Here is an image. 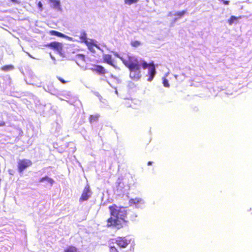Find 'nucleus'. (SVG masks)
I'll use <instances>...</instances> for the list:
<instances>
[{"label": "nucleus", "mask_w": 252, "mask_h": 252, "mask_svg": "<svg viewBox=\"0 0 252 252\" xmlns=\"http://www.w3.org/2000/svg\"><path fill=\"white\" fill-rule=\"evenodd\" d=\"M123 63L130 70V76L133 79L138 80L141 76L140 68H148L147 81L151 82L154 79L156 74V66L153 62L147 63L145 60H141L138 61L133 57H129L128 60H125L122 57H119Z\"/></svg>", "instance_id": "f257e3e1"}, {"label": "nucleus", "mask_w": 252, "mask_h": 252, "mask_svg": "<svg viewBox=\"0 0 252 252\" xmlns=\"http://www.w3.org/2000/svg\"><path fill=\"white\" fill-rule=\"evenodd\" d=\"M111 217L107 221L108 227H114L117 229L123 227V222L126 216V211L123 207H118L116 204H113L109 207Z\"/></svg>", "instance_id": "f03ea898"}, {"label": "nucleus", "mask_w": 252, "mask_h": 252, "mask_svg": "<svg viewBox=\"0 0 252 252\" xmlns=\"http://www.w3.org/2000/svg\"><path fill=\"white\" fill-rule=\"evenodd\" d=\"M32 164V161L29 159L24 158L18 161L17 168L19 173H22L27 168L31 166Z\"/></svg>", "instance_id": "7ed1b4c3"}, {"label": "nucleus", "mask_w": 252, "mask_h": 252, "mask_svg": "<svg viewBox=\"0 0 252 252\" xmlns=\"http://www.w3.org/2000/svg\"><path fill=\"white\" fill-rule=\"evenodd\" d=\"M45 46L57 51L61 55L63 54V45L62 43L54 41L46 44Z\"/></svg>", "instance_id": "20e7f679"}, {"label": "nucleus", "mask_w": 252, "mask_h": 252, "mask_svg": "<svg viewBox=\"0 0 252 252\" xmlns=\"http://www.w3.org/2000/svg\"><path fill=\"white\" fill-rule=\"evenodd\" d=\"M91 194L92 191L90 187L87 184L83 189L81 195L79 198V201L82 202L88 200L91 197Z\"/></svg>", "instance_id": "39448f33"}, {"label": "nucleus", "mask_w": 252, "mask_h": 252, "mask_svg": "<svg viewBox=\"0 0 252 252\" xmlns=\"http://www.w3.org/2000/svg\"><path fill=\"white\" fill-rule=\"evenodd\" d=\"M130 243V240L126 237H118L115 241V243L121 248H126Z\"/></svg>", "instance_id": "423d86ee"}, {"label": "nucleus", "mask_w": 252, "mask_h": 252, "mask_svg": "<svg viewBox=\"0 0 252 252\" xmlns=\"http://www.w3.org/2000/svg\"><path fill=\"white\" fill-rule=\"evenodd\" d=\"M91 69L99 75H104L107 72L104 67L100 65L94 64Z\"/></svg>", "instance_id": "0eeeda50"}, {"label": "nucleus", "mask_w": 252, "mask_h": 252, "mask_svg": "<svg viewBox=\"0 0 252 252\" xmlns=\"http://www.w3.org/2000/svg\"><path fill=\"white\" fill-rule=\"evenodd\" d=\"M103 62L107 64L114 67L115 68H117V66L114 63V61L112 57L109 54H104L103 55Z\"/></svg>", "instance_id": "6e6552de"}, {"label": "nucleus", "mask_w": 252, "mask_h": 252, "mask_svg": "<svg viewBox=\"0 0 252 252\" xmlns=\"http://www.w3.org/2000/svg\"><path fill=\"white\" fill-rule=\"evenodd\" d=\"M100 115L98 114H95L94 115H91L89 117V120L90 123L92 124L94 122H96L98 121Z\"/></svg>", "instance_id": "1a4fd4ad"}, {"label": "nucleus", "mask_w": 252, "mask_h": 252, "mask_svg": "<svg viewBox=\"0 0 252 252\" xmlns=\"http://www.w3.org/2000/svg\"><path fill=\"white\" fill-rule=\"evenodd\" d=\"M14 69V66L12 64L4 65L0 67L2 71L7 72Z\"/></svg>", "instance_id": "9d476101"}, {"label": "nucleus", "mask_w": 252, "mask_h": 252, "mask_svg": "<svg viewBox=\"0 0 252 252\" xmlns=\"http://www.w3.org/2000/svg\"><path fill=\"white\" fill-rule=\"evenodd\" d=\"M241 17H235L234 16H231L230 18L228 20V23L229 25H232L233 23H236L237 21L241 18Z\"/></svg>", "instance_id": "9b49d317"}, {"label": "nucleus", "mask_w": 252, "mask_h": 252, "mask_svg": "<svg viewBox=\"0 0 252 252\" xmlns=\"http://www.w3.org/2000/svg\"><path fill=\"white\" fill-rule=\"evenodd\" d=\"M63 252H77V249L74 246H69L67 247Z\"/></svg>", "instance_id": "f8f14e48"}, {"label": "nucleus", "mask_w": 252, "mask_h": 252, "mask_svg": "<svg viewBox=\"0 0 252 252\" xmlns=\"http://www.w3.org/2000/svg\"><path fill=\"white\" fill-rule=\"evenodd\" d=\"M47 181L48 182H49V183H50V184L52 185L54 183V180L50 178H49L48 176H45L41 178H40L39 179V182H43L44 181Z\"/></svg>", "instance_id": "ddd939ff"}, {"label": "nucleus", "mask_w": 252, "mask_h": 252, "mask_svg": "<svg viewBox=\"0 0 252 252\" xmlns=\"http://www.w3.org/2000/svg\"><path fill=\"white\" fill-rule=\"evenodd\" d=\"M86 45L87 46L89 50H90L92 52H94L95 50L94 49V47H96V45L93 43L88 42L86 43Z\"/></svg>", "instance_id": "4468645a"}, {"label": "nucleus", "mask_w": 252, "mask_h": 252, "mask_svg": "<svg viewBox=\"0 0 252 252\" xmlns=\"http://www.w3.org/2000/svg\"><path fill=\"white\" fill-rule=\"evenodd\" d=\"M80 39L82 42H84L85 44L88 42L87 37V34L85 32H82L80 36Z\"/></svg>", "instance_id": "2eb2a0df"}, {"label": "nucleus", "mask_w": 252, "mask_h": 252, "mask_svg": "<svg viewBox=\"0 0 252 252\" xmlns=\"http://www.w3.org/2000/svg\"><path fill=\"white\" fill-rule=\"evenodd\" d=\"M50 34L51 35H56L60 37H63L64 36V35L63 33L54 30L50 31Z\"/></svg>", "instance_id": "dca6fc26"}, {"label": "nucleus", "mask_w": 252, "mask_h": 252, "mask_svg": "<svg viewBox=\"0 0 252 252\" xmlns=\"http://www.w3.org/2000/svg\"><path fill=\"white\" fill-rule=\"evenodd\" d=\"M53 4L54 8H59L60 6V2L58 0H50Z\"/></svg>", "instance_id": "f3484780"}, {"label": "nucleus", "mask_w": 252, "mask_h": 252, "mask_svg": "<svg viewBox=\"0 0 252 252\" xmlns=\"http://www.w3.org/2000/svg\"><path fill=\"white\" fill-rule=\"evenodd\" d=\"M141 200L140 198H135L129 200V204L130 205L138 204L141 202Z\"/></svg>", "instance_id": "a211bd4d"}, {"label": "nucleus", "mask_w": 252, "mask_h": 252, "mask_svg": "<svg viewBox=\"0 0 252 252\" xmlns=\"http://www.w3.org/2000/svg\"><path fill=\"white\" fill-rule=\"evenodd\" d=\"M141 42L139 41L134 40L130 42L131 45L133 47H137L141 45Z\"/></svg>", "instance_id": "6ab92c4d"}, {"label": "nucleus", "mask_w": 252, "mask_h": 252, "mask_svg": "<svg viewBox=\"0 0 252 252\" xmlns=\"http://www.w3.org/2000/svg\"><path fill=\"white\" fill-rule=\"evenodd\" d=\"M186 13V10H183L181 11L177 12L175 13V15L177 16L178 18H181L183 17Z\"/></svg>", "instance_id": "aec40b11"}, {"label": "nucleus", "mask_w": 252, "mask_h": 252, "mask_svg": "<svg viewBox=\"0 0 252 252\" xmlns=\"http://www.w3.org/2000/svg\"><path fill=\"white\" fill-rule=\"evenodd\" d=\"M139 0H125V3L128 5H131L133 3L137 2Z\"/></svg>", "instance_id": "412c9836"}, {"label": "nucleus", "mask_w": 252, "mask_h": 252, "mask_svg": "<svg viewBox=\"0 0 252 252\" xmlns=\"http://www.w3.org/2000/svg\"><path fill=\"white\" fill-rule=\"evenodd\" d=\"M109 252H119L117 249L113 246H109Z\"/></svg>", "instance_id": "4be33fe9"}, {"label": "nucleus", "mask_w": 252, "mask_h": 252, "mask_svg": "<svg viewBox=\"0 0 252 252\" xmlns=\"http://www.w3.org/2000/svg\"><path fill=\"white\" fill-rule=\"evenodd\" d=\"M163 84L165 87H169L170 85L168 83V81L167 79L164 78L163 79Z\"/></svg>", "instance_id": "5701e85b"}, {"label": "nucleus", "mask_w": 252, "mask_h": 252, "mask_svg": "<svg viewBox=\"0 0 252 252\" xmlns=\"http://www.w3.org/2000/svg\"><path fill=\"white\" fill-rule=\"evenodd\" d=\"M57 79L61 82H62V83L63 84H65L67 82H68V81H65L63 79L62 77H57Z\"/></svg>", "instance_id": "b1692460"}, {"label": "nucleus", "mask_w": 252, "mask_h": 252, "mask_svg": "<svg viewBox=\"0 0 252 252\" xmlns=\"http://www.w3.org/2000/svg\"><path fill=\"white\" fill-rule=\"evenodd\" d=\"M77 56L78 58H80L82 60L85 61V57L83 54H78Z\"/></svg>", "instance_id": "393cba45"}, {"label": "nucleus", "mask_w": 252, "mask_h": 252, "mask_svg": "<svg viewBox=\"0 0 252 252\" xmlns=\"http://www.w3.org/2000/svg\"><path fill=\"white\" fill-rule=\"evenodd\" d=\"M37 6L40 9V10H42V4L41 1H39L37 3Z\"/></svg>", "instance_id": "a878e982"}, {"label": "nucleus", "mask_w": 252, "mask_h": 252, "mask_svg": "<svg viewBox=\"0 0 252 252\" xmlns=\"http://www.w3.org/2000/svg\"><path fill=\"white\" fill-rule=\"evenodd\" d=\"M223 3L224 4V5H228L229 3V0H223Z\"/></svg>", "instance_id": "bb28decb"}, {"label": "nucleus", "mask_w": 252, "mask_h": 252, "mask_svg": "<svg viewBox=\"0 0 252 252\" xmlns=\"http://www.w3.org/2000/svg\"><path fill=\"white\" fill-rule=\"evenodd\" d=\"M5 123L4 121H1L0 122V126H5Z\"/></svg>", "instance_id": "cd10ccee"}, {"label": "nucleus", "mask_w": 252, "mask_h": 252, "mask_svg": "<svg viewBox=\"0 0 252 252\" xmlns=\"http://www.w3.org/2000/svg\"><path fill=\"white\" fill-rule=\"evenodd\" d=\"M152 163H153V162H152V161H149V162H148V165H151L152 164Z\"/></svg>", "instance_id": "c85d7f7f"}, {"label": "nucleus", "mask_w": 252, "mask_h": 252, "mask_svg": "<svg viewBox=\"0 0 252 252\" xmlns=\"http://www.w3.org/2000/svg\"><path fill=\"white\" fill-rule=\"evenodd\" d=\"M11 1H12V2H18V0H10Z\"/></svg>", "instance_id": "c756f323"}]
</instances>
